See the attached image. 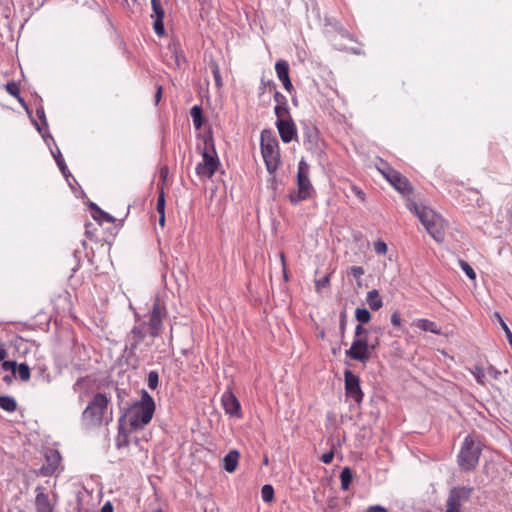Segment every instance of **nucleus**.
Segmentation results:
<instances>
[{"label":"nucleus","instance_id":"nucleus-48","mask_svg":"<svg viewBox=\"0 0 512 512\" xmlns=\"http://www.w3.org/2000/svg\"><path fill=\"white\" fill-rule=\"evenodd\" d=\"M365 271L361 266H352L348 270V274L352 275L360 285V279L364 275Z\"/></svg>","mask_w":512,"mask_h":512},{"label":"nucleus","instance_id":"nucleus-46","mask_svg":"<svg viewBox=\"0 0 512 512\" xmlns=\"http://www.w3.org/2000/svg\"><path fill=\"white\" fill-rule=\"evenodd\" d=\"M459 265L469 279L474 280L476 278L474 269L466 261L459 260Z\"/></svg>","mask_w":512,"mask_h":512},{"label":"nucleus","instance_id":"nucleus-47","mask_svg":"<svg viewBox=\"0 0 512 512\" xmlns=\"http://www.w3.org/2000/svg\"><path fill=\"white\" fill-rule=\"evenodd\" d=\"M6 91L8 92V94H10L11 96L17 98L19 95H20V86L17 82L15 81H10L6 84Z\"/></svg>","mask_w":512,"mask_h":512},{"label":"nucleus","instance_id":"nucleus-52","mask_svg":"<svg viewBox=\"0 0 512 512\" xmlns=\"http://www.w3.org/2000/svg\"><path fill=\"white\" fill-rule=\"evenodd\" d=\"M274 100L276 102V105H282V106H288L287 98L277 89H275L273 92Z\"/></svg>","mask_w":512,"mask_h":512},{"label":"nucleus","instance_id":"nucleus-42","mask_svg":"<svg viewBox=\"0 0 512 512\" xmlns=\"http://www.w3.org/2000/svg\"><path fill=\"white\" fill-rule=\"evenodd\" d=\"M89 378L88 377H80L76 380V382L73 384V390L74 392L82 393L83 391H86L89 385Z\"/></svg>","mask_w":512,"mask_h":512},{"label":"nucleus","instance_id":"nucleus-63","mask_svg":"<svg viewBox=\"0 0 512 512\" xmlns=\"http://www.w3.org/2000/svg\"><path fill=\"white\" fill-rule=\"evenodd\" d=\"M365 512H387V509L381 505H372Z\"/></svg>","mask_w":512,"mask_h":512},{"label":"nucleus","instance_id":"nucleus-44","mask_svg":"<svg viewBox=\"0 0 512 512\" xmlns=\"http://www.w3.org/2000/svg\"><path fill=\"white\" fill-rule=\"evenodd\" d=\"M159 385V374L156 370H152L148 373L147 386L151 390L157 389Z\"/></svg>","mask_w":512,"mask_h":512},{"label":"nucleus","instance_id":"nucleus-61","mask_svg":"<svg viewBox=\"0 0 512 512\" xmlns=\"http://www.w3.org/2000/svg\"><path fill=\"white\" fill-rule=\"evenodd\" d=\"M487 372L490 376H492L495 380H498L500 375H501V372L495 368L493 365H489L488 368H487Z\"/></svg>","mask_w":512,"mask_h":512},{"label":"nucleus","instance_id":"nucleus-7","mask_svg":"<svg viewBox=\"0 0 512 512\" xmlns=\"http://www.w3.org/2000/svg\"><path fill=\"white\" fill-rule=\"evenodd\" d=\"M474 492L471 486H455L450 489L444 512H462V504L468 502Z\"/></svg>","mask_w":512,"mask_h":512},{"label":"nucleus","instance_id":"nucleus-16","mask_svg":"<svg viewBox=\"0 0 512 512\" xmlns=\"http://www.w3.org/2000/svg\"><path fill=\"white\" fill-rule=\"evenodd\" d=\"M386 180L402 195H410L413 192L409 179L397 170L390 174Z\"/></svg>","mask_w":512,"mask_h":512},{"label":"nucleus","instance_id":"nucleus-3","mask_svg":"<svg viewBox=\"0 0 512 512\" xmlns=\"http://www.w3.org/2000/svg\"><path fill=\"white\" fill-rule=\"evenodd\" d=\"M148 333L145 322L135 325L126 337V344L123 351L125 364L133 370L140 366V358L136 354L139 344L145 339Z\"/></svg>","mask_w":512,"mask_h":512},{"label":"nucleus","instance_id":"nucleus-39","mask_svg":"<svg viewBox=\"0 0 512 512\" xmlns=\"http://www.w3.org/2000/svg\"><path fill=\"white\" fill-rule=\"evenodd\" d=\"M261 496L264 502L269 503L274 499V488L270 484H265L261 489Z\"/></svg>","mask_w":512,"mask_h":512},{"label":"nucleus","instance_id":"nucleus-41","mask_svg":"<svg viewBox=\"0 0 512 512\" xmlns=\"http://www.w3.org/2000/svg\"><path fill=\"white\" fill-rule=\"evenodd\" d=\"M17 101L21 104V106L25 109V111L27 112V114L29 115V117L31 118V121L33 123V125L35 126L36 130L41 133V126L39 125V123L32 117V111L29 109V106L28 104L26 103L25 99L19 95L17 98Z\"/></svg>","mask_w":512,"mask_h":512},{"label":"nucleus","instance_id":"nucleus-11","mask_svg":"<svg viewBox=\"0 0 512 512\" xmlns=\"http://www.w3.org/2000/svg\"><path fill=\"white\" fill-rule=\"evenodd\" d=\"M303 145L306 150L313 154L323 151L324 141L320 137L318 128L313 124H304L303 126Z\"/></svg>","mask_w":512,"mask_h":512},{"label":"nucleus","instance_id":"nucleus-36","mask_svg":"<svg viewBox=\"0 0 512 512\" xmlns=\"http://www.w3.org/2000/svg\"><path fill=\"white\" fill-rule=\"evenodd\" d=\"M377 170L382 174V176L386 179L390 174H392L395 169L390 166V164L383 159H379V162L376 164Z\"/></svg>","mask_w":512,"mask_h":512},{"label":"nucleus","instance_id":"nucleus-14","mask_svg":"<svg viewBox=\"0 0 512 512\" xmlns=\"http://www.w3.org/2000/svg\"><path fill=\"white\" fill-rule=\"evenodd\" d=\"M221 401L226 414L230 417L242 418L241 404L232 391H225Z\"/></svg>","mask_w":512,"mask_h":512},{"label":"nucleus","instance_id":"nucleus-45","mask_svg":"<svg viewBox=\"0 0 512 512\" xmlns=\"http://www.w3.org/2000/svg\"><path fill=\"white\" fill-rule=\"evenodd\" d=\"M472 375L475 377L476 382L480 385H485V371L481 366H474L471 369Z\"/></svg>","mask_w":512,"mask_h":512},{"label":"nucleus","instance_id":"nucleus-43","mask_svg":"<svg viewBox=\"0 0 512 512\" xmlns=\"http://www.w3.org/2000/svg\"><path fill=\"white\" fill-rule=\"evenodd\" d=\"M16 371L22 381H28L30 379V368L26 363H20L17 365Z\"/></svg>","mask_w":512,"mask_h":512},{"label":"nucleus","instance_id":"nucleus-8","mask_svg":"<svg viewBox=\"0 0 512 512\" xmlns=\"http://www.w3.org/2000/svg\"><path fill=\"white\" fill-rule=\"evenodd\" d=\"M149 314L150 317L147 324L148 333L152 338H156L161 333L163 328L162 320L167 315L166 307L160 303V299L158 297L154 299L152 309Z\"/></svg>","mask_w":512,"mask_h":512},{"label":"nucleus","instance_id":"nucleus-6","mask_svg":"<svg viewBox=\"0 0 512 512\" xmlns=\"http://www.w3.org/2000/svg\"><path fill=\"white\" fill-rule=\"evenodd\" d=\"M110 400L103 393H96L82 413V418L92 424L101 425Z\"/></svg>","mask_w":512,"mask_h":512},{"label":"nucleus","instance_id":"nucleus-53","mask_svg":"<svg viewBox=\"0 0 512 512\" xmlns=\"http://www.w3.org/2000/svg\"><path fill=\"white\" fill-rule=\"evenodd\" d=\"M330 285V274L325 275L321 279L315 280L316 290L319 291L321 288H326Z\"/></svg>","mask_w":512,"mask_h":512},{"label":"nucleus","instance_id":"nucleus-58","mask_svg":"<svg viewBox=\"0 0 512 512\" xmlns=\"http://www.w3.org/2000/svg\"><path fill=\"white\" fill-rule=\"evenodd\" d=\"M391 323L395 327H399L402 323L401 314L399 311H394L391 315Z\"/></svg>","mask_w":512,"mask_h":512},{"label":"nucleus","instance_id":"nucleus-9","mask_svg":"<svg viewBox=\"0 0 512 512\" xmlns=\"http://www.w3.org/2000/svg\"><path fill=\"white\" fill-rule=\"evenodd\" d=\"M44 457L45 462L43 465L38 469L31 470V472L37 477H50L54 475L62 461V456L57 449H47L44 453Z\"/></svg>","mask_w":512,"mask_h":512},{"label":"nucleus","instance_id":"nucleus-1","mask_svg":"<svg viewBox=\"0 0 512 512\" xmlns=\"http://www.w3.org/2000/svg\"><path fill=\"white\" fill-rule=\"evenodd\" d=\"M140 400L132 402L128 408L129 426L131 430H141L148 425L154 415L156 404L153 397L142 389Z\"/></svg>","mask_w":512,"mask_h":512},{"label":"nucleus","instance_id":"nucleus-33","mask_svg":"<svg viewBox=\"0 0 512 512\" xmlns=\"http://www.w3.org/2000/svg\"><path fill=\"white\" fill-rule=\"evenodd\" d=\"M418 327L424 331H429L434 334L440 333V329L438 328L437 324L428 319H420L418 321Z\"/></svg>","mask_w":512,"mask_h":512},{"label":"nucleus","instance_id":"nucleus-34","mask_svg":"<svg viewBox=\"0 0 512 512\" xmlns=\"http://www.w3.org/2000/svg\"><path fill=\"white\" fill-rule=\"evenodd\" d=\"M371 313L366 308H356L355 318L361 324H366L371 320Z\"/></svg>","mask_w":512,"mask_h":512},{"label":"nucleus","instance_id":"nucleus-30","mask_svg":"<svg viewBox=\"0 0 512 512\" xmlns=\"http://www.w3.org/2000/svg\"><path fill=\"white\" fill-rule=\"evenodd\" d=\"M354 473L352 469L348 466L344 467L340 472V481H341V489L343 491H347L350 487V484L353 480Z\"/></svg>","mask_w":512,"mask_h":512},{"label":"nucleus","instance_id":"nucleus-28","mask_svg":"<svg viewBox=\"0 0 512 512\" xmlns=\"http://www.w3.org/2000/svg\"><path fill=\"white\" fill-rule=\"evenodd\" d=\"M36 114H37V117L39 118L40 122L39 125L42 127V126H45L46 128L48 127V122H47V119H46V115H45V111H44V107L43 105H39V107L36 109ZM44 139V141L49 145V141H52L54 142V139L52 137L51 134H49L48 132L46 133H43L41 131L40 133Z\"/></svg>","mask_w":512,"mask_h":512},{"label":"nucleus","instance_id":"nucleus-64","mask_svg":"<svg viewBox=\"0 0 512 512\" xmlns=\"http://www.w3.org/2000/svg\"><path fill=\"white\" fill-rule=\"evenodd\" d=\"M100 512H114V507L112 503L110 501H107L100 509Z\"/></svg>","mask_w":512,"mask_h":512},{"label":"nucleus","instance_id":"nucleus-26","mask_svg":"<svg viewBox=\"0 0 512 512\" xmlns=\"http://www.w3.org/2000/svg\"><path fill=\"white\" fill-rule=\"evenodd\" d=\"M190 115L193 120V125L196 130H199L202 128L204 123L206 122V118L203 114V109L200 105H195L190 110Z\"/></svg>","mask_w":512,"mask_h":512},{"label":"nucleus","instance_id":"nucleus-31","mask_svg":"<svg viewBox=\"0 0 512 512\" xmlns=\"http://www.w3.org/2000/svg\"><path fill=\"white\" fill-rule=\"evenodd\" d=\"M0 408L6 412H14L17 409V402L12 396L1 395Z\"/></svg>","mask_w":512,"mask_h":512},{"label":"nucleus","instance_id":"nucleus-56","mask_svg":"<svg viewBox=\"0 0 512 512\" xmlns=\"http://www.w3.org/2000/svg\"><path fill=\"white\" fill-rule=\"evenodd\" d=\"M2 369L4 371H12L13 374L16 373V367H17V363L16 361H12V360H8V361H2Z\"/></svg>","mask_w":512,"mask_h":512},{"label":"nucleus","instance_id":"nucleus-23","mask_svg":"<svg viewBox=\"0 0 512 512\" xmlns=\"http://www.w3.org/2000/svg\"><path fill=\"white\" fill-rule=\"evenodd\" d=\"M198 138L203 140V147L201 152H207L208 154H217L215 148V142L213 137L212 128L209 127L203 134H198Z\"/></svg>","mask_w":512,"mask_h":512},{"label":"nucleus","instance_id":"nucleus-25","mask_svg":"<svg viewBox=\"0 0 512 512\" xmlns=\"http://www.w3.org/2000/svg\"><path fill=\"white\" fill-rule=\"evenodd\" d=\"M239 457L240 453L237 450H231L224 457V469L229 473L234 472L237 468Z\"/></svg>","mask_w":512,"mask_h":512},{"label":"nucleus","instance_id":"nucleus-55","mask_svg":"<svg viewBox=\"0 0 512 512\" xmlns=\"http://www.w3.org/2000/svg\"><path fill=\"white\" fill-rule=\"evenodd\" d=\"M328 24L332 25L334 27V29L339 34H341L343 37H349L350 38L349 32L339 22L335 21L334 23H332V22L328 21Z\"/></svg>","mask_w":512,"mask_h":512},{"label":"nucleus","instance_id":"nucleus-24","mask_svg":"<svg viewBox=\"0 0 512 512\" xmlns=\"http://www.w3.org/2000/svg\"><path fill=\"white\" fill-rule=\"evenodd\" d=\"M116 394H117V405L121 412V415L125 414V418L128 417L129 412V405L130 402L126 401V398L129 396V391L125 388H119L116 387Z\"/></svg>","mask_w":512,"mask_h":512},{"label":"nucleus","instance_id":"nucleus-18","mask_svg":"<svg viewBox=\"0 0 512 512\" xmlns=\"http://www.w3.org/2000/svg\"><path fill=\"white\" fill-rule=\"evenodd\" d=\"M126 419L127 418H125V414L120 415V417L118 419V433H117V437L115 439V446L119 450L124 447L129 446V443H130L129 436L134 431V430H131V427H129V429H127L125 427Z\"/></svg>","mask_w":512,"mask_h":512},{"label":"nucleus","instance_id":"nucleus-54","mask_svg":"<svg viewBox=\"0 0 512 512\" xmlns=\"http://www.w3.org/2000/svg\"><path fill=\"white\" fill-rule=\"evenodd\" d=\"M387 244L382 241V240H378L374 243V250L376 252V254L378 255H384L387 253Z\"/></svg>","mask_w":512,"mask_h":512},{"label":"nucleus","instance_id":"nucleus-12","mask_svg":"<svg viewBox=\"0 0 512 512\" xmlns=\"http://www.w3.org/2000/svg\"><path fill=\"white\" fill-rule=\"evenodd\" d=\"M202 162H199L195 168L196 174L200 178L210 179L220 166V160L217 154H208L201 152Z\"/></svg>","mask_w":512,"mask_h":512},{"label":"nucleus","instance_id":"nucleus-5","mask_svg":"<svg viewBox=\"0 0 512 512\" xmlns=\"http://www.w3.org/2000/svg\"><path fill=\"white\" fill-rule=\"evenodd\" d=\"M482 453L481 443L475 440L471 435H467L457 456V463L461 471H473L478 463Z\"/></svg>","mask_w":512,"mask_h":512},{"label":"nucleus","instance_id":"nucleus-62","mask_svg":"<svg viewBox=\"0 0 512 512\" xmlns=\"http://www.w3.org/2000/svg\"><path fill=\"white\" fill-rule=\"evenodd\" d=\"M352 192L361 200H365V193L358 187V186H352Z\"/></svg>","mask_w":512,"mask_h":512},{"label":"nucleus","instance_id":"nucleus-32","mask_svg":"<svg viewBox=\"0 0 512 512\" xmlns=\"http://www.w3.org/2000/svg\"><path fill=\"white\" fill-rule=\"evenodd\" d=\"M51 153L60 169V171L62 172V174L68 178V176H71L68 168H67V165L62 157V154L60 152V149L58 147H56V150L54 151L53 149H51Z\"/></svg>","mask_w":512,"mask_h":512},{"label":"nucleus","instance_id":"nucleus-19","mask_svg":"<svg viewBox=\"0 0 512 512\" xmlns=\"http://www.w3.org/2000/svg\"><path fill=\"white\" fill-rule=\"evenodd\" d=\"M45 488L41 485H38L35 488L36 497H35V508L36 512H53L54 504L51 503L48 494L44 492Z\"/></svg>","mask_w":512,"mask_h":512},{"label":"nucleus","instance_id":"nucleus-17","mask_svg":"<svg viewBox=\"0 0 512 512\" xmlns=\"http://www.w3.org/2000/svg\"><path fill=\"white\" fill-rule=\"evenodd\" d=\"M151 5L153 10V14L151 15V17L155 18L153 22L154 32L158 36H163L165 35L166 31L163 22L165 13L161 4V0H151Z\"/></svg>","mask_w":512,"mask_h":512},{"label":"nucleus","instance_id":"nucleus-15","mask_svg":"<svg viewBox=\"0 0 512 512\" xmlns=\"http://www.w3.org/2000/svg\"><path fill=\"white\" fill-rule=\"evenodd\" d=\"M275 125L282 142L290 143L297 140V128L292 117H289L288 120L276 121Z\"/></svg>","mask_w":512,"mask_h":512},{"label":"nucleus","instance_id":"nucleus-10","mask_svg":"<svg viewBox=\"0 0 512 512\" xmlns=\"http://www.w3.org/2000/svg\"><path fill=\"white\" fill-rule=\"evenodd\" d=\"M373 352V347L370 346L368 338H354L351 347L345 351L346 357L366 363Z\"/></svg>","mask_w":512,"mask_h":512},{"label":"nucleus","instance_id":"nucleus-40","mask_svg":"<svg viewBox=\"0 0 512 512\" xmlns=\"http://www.w3.org/2000/svg\"><path fill=\"white\" fill-rule=\"evenodd\" d=\"M165 192L163 186L159 188L158 198H157V204H156V210L159 215L165 214Z\"/></svg>","mask_w":512,"mask_h":512},{"label":"nucleus","instance_id":"nucleus-51","mask_svg":"<svg viewBox=\"0 0 512 512\" xmlns=\"http://www.w3.org/2000/svg\"><path fill=\"white\" fill-rule=\"evenodd\" d=\"M212 74L215 80V84L218 88L222 86V78L219 70V66L217 63H213L212 65Z\"/></svg>","mask_w":512,"mask_h":512},{"label":"nucleus","instance_id":"nucleus-13","mask_svg":"<svg viewBox=\"0 0 512 512\" xmlns=\"http://www.w3.org/2000/svg\"><path fill=\"white\" fill-rule=\"evenodd\" d=\"M345 396L351 398L355 403L360 404L363 400L364 393L360 386V378L351 370L344 371Z\"/></svg>","mask_w":512,"mask_h":512},{"label":"nucleus","instance_id":"nucleus-49","mask_svg":"<svg viewBox=\"0 0 512 512\" xmlns=\"http://www.w3.org/2000/svg\"><path fill=\"white\" fill-rule=\"evenodd\" d=\"M339 318H340L339 319V331H340L341 337L343 338L345 335L346 326H347V314H346L345 310L341 311Z\"/></svg>","mask_w":512,"mask_h":512},{"label":"nucleus","instance_id":"nucleus-50","mask_svg":"<svg viewBox=\"0 0 512 512\" xmlns=\"http://www.w3.org/2000/svg\"><path fill=\"white\" fill-rule=\"evenodd\" d=\"M369 330L359 323L355 327L354 338H368Z\"/></svg>","mask_w":512,"mask_h":512},{"label":"nucleus","instance_id":"nucleus-59","mask_svg":"<svg viewBox=\"0 0 512 512\" xmlns=\"http://www.w3.org/2000/svg\"><path fill=\"white\" fill-rule=\"evenodd\" d=\"M277 185H278V181H277L276 176L274 175V173L270 174V177L267 180V187L272 189V190H276L277 189Z\"/></svg>","mask_w":512,"mask_h":512},{"label":"nucleus","instance_id":"nucleus-60","mask_svg":"<svg viewBox=\"0 0 512 512\" xmlns=\"http://www.w3.org/2000/svg\"><path fill=\"white\" fill-rule=\"evenodd\" d=\"M280 259H281L282 269H283V279L285 281H289V275H288L286 262H285V255L283 252L280 253Z\"/></svg>","mask_w":512,"mask_h":512},{"label":"nucleus","instance_id":"nucleus-21","mask_svg":"<svg viewBox=\"0 0 512 512\" xmlns=\"http://www.w3.org/2000/svg\"><path fill=\"white\" fill-rule=\"evenodd\" d=\"M427 232L431 235V237L437 242H442L445 237L444 227L442 224V220L439 216L433 219L428 225L425 226Z\"/></svg>","mask_w":512,"mask_h":512},{"label":"nucleus","instance_id":"nucleus-4","mask_svg":"<svg viewBox=\"0 0 512 512\" xmlns=\"http://www.w3.org/2000/svg\"><path fill=\"white\" fill-rule=\"evenodd\" d=\"M309 171V164L304 159H301L298 163L296 175L297 189L292 190L288 194V199L292 205H297L302 201L308 200L315 194V190L309 178Z\"/></svg>","mask_w":512,"mask_h":512},{"label":"nucleus","instance_id":"nucleus-29","mask_svg":"<svg viewBox=\"0 0 512 512\" xmlns=\"http://www.w3.org/2000/svg\"><path fill=\"white\" fill-rule=\"evenodd\" d=\"M275 71L280 81L290 78L289 76V64L284 59H279L275 63Z\"/></svg>","mask_w":512,"mask_h":512},{"label":"nucleus","instance_id":"nucleus-38","mask_svg":"<svg viewBox=\"0 0 512 512\" xmlns=\"http://www.w3.org/2000/svg\"><path fill=\"white\" fill-rule=\"evenodd\" d=\"M276 89V84L273 80L265 79L264 77L261 78V83L259 87V95L265 93L266 90H268L270 93H272Z\"/></svg>","mask_w":512,"mask_h":512},{"label":"nucleus","instance_id":"nucleus-22","mask_svg":"<svg viewBox=\"0 0 512 512\" xmlns=\"http://www.w3.org/2000/svg\"><path fill=\"white\" fill-rule=\"evenodd\" d=\"M88 207L91 210L92 218L100 225L103 222L114 223L116 221L112 215L102 210L96 203L89 202Z\"/></svg>","mask_w":512,"mask_h":512},{"label":"nucleus","instance_id":"nucleus-27","mask_svg":"<svg viewBox=\"0 0 512 512\" xmlns=\"http://www.w3.org/2000/svg\"><path fill=\"white\" fill-rule=\"evenodd\" d=\"M366 301L371 310L377 311L383 306L382 298L379 294V291L373 289L367 293Z\"/></svg>","mask_w":512,"mask_h":512},{"label":"nucleus","instance_id":"nucleus-37","mask_svg":"<svg viewBox=\"0 0 512 512\" xmlns=\"http://www.w3.org/2000/svg\"><path fill=\"white\" fill-rule=\"evenodd\" d=\"M493 316H494V318L497 319L501 328L504 330L506 338H507L509 345L512 349V332H511V330L509 329L508 325L505 323V321L503 320V318L499 312H494Z\"/></svg>","mask_w":512,"mask_h":512},{"label":"nucleus","instance_id":"nucleus-2","mask_svg":"<svg viewBox=\"0 0 512 512\" xmlns=\"http://www.w3.org/2000/svg\"><path fill=\"white\" fill-rule=\"evenodd\" d=\"M260 148L266 170L273 174L281 164L278 140L271 129H263L260 135Z\"/></svg>","mask_w":512,"mask_h":512},{"label":"nucleus","instance_id":"nucleus-57","mask_svg":"<svg viewBox=\"0 0 512 512\" xmlns=\"http://www.w3.org/2000/svg\"><path fill=\"white\" fill-rule=\"evenodd\" d=\"M333 458H334V450L331 449L330 451L324 453L320 457V461L323 462L324 464H330L333 461Z\"/></svg>","mask_w":512,"mask_h":512},{"label":"nucleus","instance_id":"nucleus-20","mask_svg":"<svg viewBox=\"0 0 512 512\" xmlns=\"http://www.w3.org/2000/svg\"><path fill=\"white\" fill-rule=\"evenodd\" d=\"M407 207L410 211L415 212L424 226L428 225V223L438 216L433 210L425 206H419L415 201H409Z\"/></svg>","mask_w":512,"mask_h":512},{"label":"nucleus","instance_id":"nucleus-35","mask_svg":"<svg viewBox=\"0 0 512 512\" xmlns=\"http://www.w3.org/2000/svg\"><path fill=\"white\" fill-rule=\"evenodd\" d=\"M274 113L277 118L276 121L288 120V118L291 117L290 110H289L288 106L275 105Z\"/></svg>","mask_w":512,"mask_h":512}]
</instances>
